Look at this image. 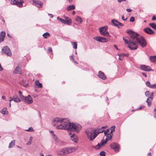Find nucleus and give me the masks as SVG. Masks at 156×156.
Returning <instances> with one entry per match:
<instances>
[{"label": "nucleus", "instance_id": "nucleus-54", "mask_svg": "<svg viewBox=\"0 0 156 156\" xmlns=\"http://www.w3.org/2000/svg\"><path fill=\"white\" fill-rule=\"evenodd\" d=\"M145 107V106H144V105H143L142 106H141L139 108H138V109H137V110H139V109H142V108H144Z\"/></svg>", "mask_w": 156, "mask_h": 156}, {"label": "nucleus", "instance_id": "nucleus-56", "mask_svg": "<svg viewBox=\"0 0 156 156\" xmlns=\"http://www.w3.org/2000/svg\"><path fill=\"white\" fill-rule=\"evenodd\" d=\"M48 15H51V16L50 17L51 18H52L53 17V15L52 14L50 13H48Z\"/></svg>", "mask_w": 156, "mask_h": 156}, {"label": "nucleus", "instance_id": "nucleus-44", "mask_svg": "<svg viewBox=\"0 0 156 156\" xmlns=\"http://www.w3.org/2000/svg\"><path fill=\"white\" fill-rule=\"evenodd\" d=\"M135 18L134 17L132 16L130 17V19L129 21L131 22H133L134 21Z\"/></svg>", "mask_w": 156, "mask_h": 156}, {"label": "nucleus", "instance_id": "nucleus-40", "mask_svg": "<svg viewBox=\"0 0 156 156\" xmlns=\"http://www.w3.org/2000/svg\"><path fill=\"white\" fill-rule=\"evenodd\" d=\"M70 59H72L73 60V61L75 63H76V64H78L77 62H76V61H75L74 60V57H73V55H72L71 56V58H70Z\"/></svg>", "mask_w": 156, "mask_h": 156}, {"label": "nucleus", "instance_id": "nucleus-38", "mask_svg": "<svg viewBox=\"0 0 156 156\" xmlns=\"http://www.w3.org/2000/svg\"><path fill=\"white\" fill-rule=\"evenodd\" d=\"M99 155L101 156H105V153L104 151H101L99 153Z\"/></svg>", "mask_w": 156, "mask_h": 156}, {"label": "nucleus", "instance_id": "nucleus-2", "mask_svg": "<svg viewBox=\"0 0 156 156\" xmlns=\"http://www.w3.org/2000/svg\"><path fill=\"white\" fill-rule=\"evenodd\" d=\"M52 125L58 129H66L78 133L82 128L79 124L69 122L67 118H56L52 119Z\"/></svg>", "mask_w": 156, "mask_h": 156}, {"label": "nucleus", "instance_id": "nucleus-36", "mask_svg": "<svg viewBox=\"0 0 156 156\" xmlns=\"http://www.w3.org/2000/svg\"><path fill=\"white\" fill-rule=\"evenodd\" d=\"M115 126H113L111 127V131L110 133H112L115 130Z\"/></svg>", "mask_w": 156, "mask_h": 156}, {"label": "nucleus", "instance_id": "nucleus-1", "mask_svg": "<svg viewBox=\"0 0 156 156\" xmlns=\"http://www.w3.org/2000/svg\"><path fill=\"white\" fill-rule=\"evenodd\" d=\"M126 32L129 34L126 39L123 37L125 44L128 45L129 48L132 50L136 49L138 47L136 43L138 44L142 47L146 46L147 43L145 38L134 31L130 30H127Z\"/></svg>", "mask_w": 156, "mask_h": 156}, {"label": "nucleus", "instance_id": "nucleus-15", "mask_svg": "<svg viewBox=\"0 0 156 156\" xmlns=\"http://www.w3.org/2000/svg\"><path fill=\"white\" fill-rule=\"evenodd\" d=\"M145 32L151 35L154 33V32L149 27L145 28L144 29Z\"/></svg>", "mask_w": 156, "mask_h": 156}, {"label": "nucleus", "instance_id": "nucleus-16", "mask_svg": "<svg viewBox=\"0 0 156 156\" xmlns=\"http://www.w3.org/2000/svg\"><path fill=\"white\" fill-rule=\"evenodd\" d=\"M5 32L4 31H2L0 33V43L2 42L5 38Z\"/></svg>", "mask_w": 156, "mask_h": 156}, {"label": "nucleus", "instance_id": "nucleus-3", "mask_svg": "<svg viewBox=\"0 0 156 156\" xmlns=\"http://www.w3.org/2000/svg\"><path fill=\"white\" fill-rule=\"evenodd\" d=\"M104 131V129L101 128H97L94 129L92 132L86 131L85 133L87 135L88 138L90 140L92 141L100 133Z\"/></svg>", "mask_w": 156, "mask_h": 156}, {"label": "nucleus", "instance_id": "nucleus-18", "mask_svg": "<svg viewBox=\"0 0 156 156\" xmlns=\"http://www.w3.org/2000/svg\"><path fill=\"white\" fill-rule=\"evenodd\" d=\"M21 70L20 67L19 66H17L15 68V70L13 71L14 74H20L21 73Z\"/></svg>", "mask_w": 156, "mask_h": 156}, {"label": "nucleus", "instance_id": "nucleus-8", "mask_svg": "<svg viewBox=\"0 0 156 156\" xmlns=\"http://www.w3.org/2000/svg\"><path fill=\"white\" fill-rule=\"evenodd\" d=\"M93 39L100 42H106L108 41L107 39L106 38L96 36L93 37Z\"/></svg>", "mask_w": 156, "mask_h": 156}, {"label": "nucleus", "instance_id": "nucleus-61", "mask_svg": "<svg viewBox=\"0 0 156 156\" xmlns=\"http://www.w3.org/2000/svg\"><path fill=\"white\" fill-rule=\"evenodd\" d=\"M147 156H151V153H149Z\"/></svg>", "mask_w": 156, "mask_h": 156}, {"label": "nucleus", "instance_id": "nucleus-49", "mask_svg": "<svg viewBox=\"0 0 156 156\" xmlns=\"http://www.w3.org/2000/svg\"><path fill=\"white\" fill-rule=\"evenodd\" d=\"M152 20H156V17H155V16H153V17H152Z\"/></svg>", "mask_w": 156, "mask_h": 156}, {"label": "nucleus", "instance_id": "nucleus-24", "mask_svg": "<svg viewBox=\"0 0 156 156\" xmlns=\"http://www.w3.org/2000/svg\"><path fill=\"white\" fill-rule=\"evenodd\" d=\"M35 85L38 88H42V83H39L38 80H36L35 82Z\"/></svg>", "mask_w": 156, "mask_h": 156}, {"label": "nucleus", "instance_id": "nucleus-6", "mask_svg": "<svg viewBox=\"0 0 156 156\" xmlns=\"http://www.w3.org/2000/svg\"><path fill=\"white\" fill-rule=\"evenodd\" d=\"M107 27H103L99 28V30L100 34L103 35L105 37H111L108 32L106 31L107 30Z\"/></svg>", "mask_w": 156, "mask_h": 156}, {"label": "nucleus", "instance_id": "nucleus-55", "mask_svg": "<svg viewBox=\"0 0 156 156\" xmlns=\"http://www.w3.org/2000/svg\"><path fill=\"white\" fill-rule=\"evenodd\" d=\"M108 127V126L107 125H105V126H103L101 127L103 129H104Z\"/></svg>", "mask_w": 156, "mask_h": 156}, {"label": "nucleus", "instance_id": "nucleus-34", "mask_svg": "<svg viewBox=\"0 0 156 156\" xmlns=\"http://www.w3.org/2000/svg\"><path fill=\"white\" fill-rule=\"evenodd\" d=\"M6 110L7 109L5 108H3L1 111L0 112L2 114L5 115L6 114Z\"/></svg>", "mask_w": 156, "mask_h": 156}, {"label": "nucleus", "instance_id": "nucleus-63", "mask_svg": "<svg viewBox=\"0 0 156 156\" xmlns=\"http://www.w3.org/2000/svg\"><path fill=\"white\" fill-rule=\"evenodd\" d=\"M32 137L31 136H30V141H32Z\"/></svg>", "mask_w": 156, "mask_h": 156}, {"label": "nucleus", "instance_id": "nucleus-4", "mask_svg": "<svg viewBox=\"0 0 156 156\" xmlns=\"http://www.w3.org/2000/svg\"><path fill=\"white\" fill-rule=\"evenodd\" d=\"M76 148L74 147H70L61 149L60 151L58 152V154L62 155H66L75 151Z\"/></svg>", "mask_w": 156, "mask_h": 156}, {"label": "nucleus", "instance_id": "nucleus-64", "mask_svg": "<svg viewBox=\"0 0 156 156\" xmlns=\"http://www.w3.org/2000/svg\"><path fill=\"white\" fill-rule=\"evenodd\" d=\"M40 155L41 156H44V154L43 153H41Z\"/></svg>", "mask_w": 156, "mask_h": 156}, {"label": "nucleus", "instance_id": "nucleus-21", "mask_svg": "<svg viewBox=\"0 0 156 156\" xmlns=\"http://www.w3.org/2000/svg\"><path fill=\"white\" fill-rule=\"evenodd\" d=\"M70 138L71 140L74 142H77V138L74 134H73L71 136Z\"/></svg>", "mask_w": 156, "mask_h": 156}, {"label": "nucleus", "instance_id": "nucleus-43", "mask_svg": "<svg viewBox=\"0 0 156 156\" xmlns=\"http://www.w3.org/2000/svg\"><path fill=\"white\" fill-rule=\"evenodd\" d=\"M17 2V0H11V4L13 5H16Z\"/></svg>", "mask_w": 156, "mask_h": 156}, {"label": "nucleus", "instance_id": "nucleus-58", "mask_svg": "<svg viewBox=\"0 0 156 156\" xmlns=\"http://www.w3.org/2000/svg\"><path fill=\"white\" fill-rule=\"evenodd\" d=\"M126 0H117L120 3L122 1H125Z\"/></svg>", "mask_w": 156, "mask_h": 156}, {"label": "nucleus", "instance_id": "nucleus-33", "mask_svg": "<svg viewBox=\"0 0 156 156\" xmlns=\"http://www.w3.org/2000/svg\"><path fill=\"white\" fill-rule=\"evenodd\" d=\"M50 35V34L48 32H46L44 33L43 34V36L44 38H47V36H49Z\"/></svg>", "mask_w": 156, "mask_h": 156}, {"label": "nucleus", "instance_id": "nucleus-51", "mask_svg": "<svg viewBox=\"0 0 156 156\" xmlns=\"http://www.w3.org/2000/svg\"><path fill=\"white\" fill-rule=\"evenodd\" d=\"M32 142L31 141H29L26 144L29 145L31 144Z\"/></svg>", "mask_w": 156, "mask_h": 156}, {"label": "nucleus", "instance_id": "nucleus-42", "mask_svg": "<svg viewBox=\"0 0 156 156\" xmlns=\"http://www.w3.org/2000/svg\"><path fill=\"white\" fill-rule=\"evenodd\" d=\"M109 129H107L106 130V131H104V133L105 135V136H106V135H107V134L109 133Z\"/></svg>", "mask_w": 156, "mask_h": 156}, {"label": "nucleus", "instance_id": "nucleus-62", "mask_svg": "<svg viewBox=\"0 0 156 156\" xmlns=\"http://www.w3.org/2000/svg\"><path fill=\"white\" fill-rule=\"evenodd\" d=\"M75 11H73V12H72V14H73V15H74L75 14Z\"/></svg>", "mask_w": 156, "mask_h": 156}, {"label": "nucleus", "instance_id": "nucleus-19", "mask_svg": "<svg viewBox=\"0 0 156 156\" xmlns=\"http://www.w3.org/2000/svg\"><path fill=\"white\" fill-rule=\"evenodd\" d=\"M118 55L119 56V59L121 61H122L123 58L125 56H126L127 57H128L129 56V55L128 54H124L122 53L119 54H118Z\"/></svg>", "mask_w": 156, "mask_h": 156}, {"label": "nucleus", "instance_id": "nucleus-53", "mask_svg": "<svg viewBox=\"0 0 156 156\" xmlns=\"http://www.w3.org/2000/svg\"><path fill=\"white\" fill-rule=\"evenodd\" d=\"M154 111L155 112V113H154V118H156V108H155L154 109Z\"/></svg>", "mask_w": 156, "mask_h": 156}, {"label": "nucleus", "instance_id": "nucleus-23", "mask_svg": "<svg viewBox=\"0 0 156 156\" xmlns=\"http://www.w3.org/2000/svg\"><path fill=\"white\" fill-rule=\"evenodd\" d=\"M150 59L152 62L156 64V56H151Z\"/></svg>", "mask_w": 156, "mask_h": 156}, {"label": "nucleus", "instance_id": "nucleus-17", "mask_svg": "<svg viewBox=\"0 0 156 156\" xmlns=\"http://www.w3.org/2000/svg\"><path fill=\"white\" fill-rule=\"evenodd\" d=\"M98 75L100 78L102 80H104L107 78V77L105 75L104 73L101 71H99L98 72Z\"/></svg>", "mask_w": 156, "mask_h": 156}, {"label": "nucleus", "instance_id": "nucleus-7", "mask_svg": "<svg viewBox=\"0 0 156 156\" xmlns=\"http://www.w3.org/2000/svg\"><path fill=\"white\" fill-rule=\"evenodd\" d=\"M2 54H6L8 56H10L12 54L8 46H6L3 47L2 50Z\"/></svg>", "mask_w": 156, "mask_h": 156}, {"label": "nucleus", "instance_id": "nucleus-45", "mask_svg": "<svg viewBox=\"0 0 156 156\" xmlns=\"http://www.w3.org/2000/svg\"><path fill=\"white\" fill-rule=\"evenodd\" d=\"M20 99H22L23 101L24 100V99H25L26 98V97H25L23 95H21V96H20Z\"/></svg>", "mask_w": 156, "mask_h": 156}, {"label": "nucleus", "instance_id": "nucleus-31", "mask_svg": "<svg viewBox=\"0 0 156 156\" xmlns=\"http://www.w3.org/2000/svg\"><path fill=\"white\" fill-rule=\"evenodd\" d=\"M101 144L100 143H98V144L96 145V146H93L92 147L96 149H99L100 148V147H101Z\"/></svg>", "mask_w": 156, "mask_h": 156}, {"label": "nucleus", "instance_id": "nucleus-30", "mask_svg": "<svg viewBox=\"0 0 156 156\" xmlns=\"http://www.w3.org/2000/svg\"><path fill=\"white\" fill-rule=\"evenodd\" d=\"M71 43L73 46V48L74 49H76L77 48V44L76 42H71Z\"/></svg>", "mask_w": 156, "mask_h": 156}, {"label": "nucleus", "instance_id": "nucleus-52", "mask_svg": "<svg viewBox=\"0 0 156 156\" xmlns=\"http://www.w3.org/2000/svg\"><path fill=\"white\" fill-rule=\"evenodd\" d=\"M48 50L49 51H50V52L52 51V49L51 48H49Z\"/></svg>", "mask_w": 156, "mask_h": 156}, {"label": "nucleus", "instance_id": "nucleus-5", "mask_svg": "<svg viewBox=\"0 0 156 156\" xmlns=\"http://www.w3.org/2000/svg\"><path fill=\"white\" fill-rule=\"evenodd\" d=\"M154 94V93L153 92L150 93L149 91H147L145 93V96L148 97L146 101V102L147 104L148 107H150L151 105Z\"/></svg>", "mask_w": 156, "mask_h": 156}, {"label": "nucleus", "instance_id": "nucleus-39", "mask_svg": "<svg viewBox=\"0 0 156 156\" xmlns=\"http://www.w3.org/2000/svg\"><path fill=\"white\" fill-rule=\"evenodd\" d=\"M150 88L152 89H156V84H154L151 85Z\"/></svg>", "mask_w": 156, "mask_h": 156}, {"label": "nucleus", "instance_id": "nucleus-20", "mask_svg": "<svg viewBox=\"0 0 156 156\" xmlns=\"http://www.w3.org/2000/svg\"><path fill=\"white\" fill-rule=\"evenodd\" d=\"M23 3H24V2L23 0H17V2L16 5H18L20 7H21L23 6Z\"/></svg>", "mask_w": 156, "mask_h": 156}, {"label": "nucleus", "instance_id": "nucleus-60", "mask_svg": "<svg viewBox=\"0 0 156 156\" xmlns=\"http://www.w3.org/2000/svg\"><path fill=\"white\" fill-rule=\"evenodd\" d=\"M2 98L3 100H5V97L4 96H2Z\"/></svg>", "mask_w": 156, "mask_h": 156}, {"label": "nucleus", "instance_id": "nucleus-50", "mask_svg": "<svg viewBox=\"0 0 156 156\" xmlns=\"http://www.w3.org/2000/svg\"><path fill=\"white\" fill-rule=\"evenodd\" d=\"M142 74L145 77H147V75L146 73H142Z\"/></svg>", "mask_w": 156, "mask_h": 156}, {"label": "nucleus", "instance_id": "nucleus-48", "mask_svg": "<svg viewBox=\"0 0 156 156\" xmlns=\"http://www.w3.org/2000/svg\"><path fill=\"white\" fill-rule=\"evenodd\" d=\"M126 11L128 12H130L132 11V10L130 9H126Z\"/></svg>", "mask_w": 156, "mask_h": 156}, {"label": "nucleus", "instance_id": "nucleus-22", "mask_svg": "<svg viewBox=\"0 0 156 156\" xmlns=\"http://www.w3.org/2000/svg\"><path fill=\"white\" fill-rule=\"evenodd\" d=\"M113 135V133H110L107 134V135L106 136L107 137L105 139V140H106V141H108L111 140Z\"/></svg>", "mask_w": 156, "mask_h": 156}, {"label": "nucleus", "instance_id": "nucleus-32", "mask_svg": "<svg viewBox=\"0 0 156 156\" xmlns=\"http://www.w3.org/2000/svg\"><path fill=\"white\" fill-rule=\"evenodd\" d=\"M149 25L153 28L155 30L156 27V24L154 23H150Z\"/></svg>", "mask_w": 156, "mask_h": 156}, {"label": "nucleus", "instance_id": "nucleus-28", "mask_svg": "<svg viewBox=\"0 0 156 156\" xmlns=\"http://www.w3.org/2000/svg\"><path fill=\"white\" fill-rule=\"evenodd\" d=\"M66 23L65 24H67L69 25H70L72 23V21L70 19H69V17H66Z\"/></svg>", "mask_w": 156, "mask_h": 156}, {"label": "nucleus", "instance_id": "nucleus-29", "mask_svg": "<svg viewBox=\"0 0 156 156\" xmlns=\"http://www.w3.org/2000/svg\"><path fill=\"white\" fill-rule=\"evenodd\" d=\"M57 20L60 21L61 23L64 24H66V20H64L63 19H62L59 17V16L57 17Z\"/></svg>", "mask_w": 156, "mask_h": 156}, {"label": "nucleus", "instance_id": "nucleus-59", "mask_svg": "<svg viewBox=\"0 0 156 156\" xmlns=\"http://www.w3.org/2000/svg\"><path fill=\"white\" fill-rule=\"evenodd\" d=\"M19 93L20 96H21V95H22V93L20 91H19Z\"/></svg>", "mask_w": 156, "mask_h": 156}, {"label": "nucleus", "instance_id": "nucleus-9", "mask_svg": "<svg viewBox=\"0 0 156 156\" xmlns=\"http://www.w3.org/2000/svg\"><path fill=\"white\" fill-rule=\"evenodd\" d=\"M32 1L35 6L39 8L42 7L44 4L43 2L39 0H32Z\"/></svg>", "mask_w": 156, "mask_h": 156}, {"label": "nucleus", "instance_id": "nucleus-37", "mask_svg": "<svg viewBox=\"0 0 156 156\" xmlns=\"http://www.w3.org/2000/svg\"><path fill=\"white\" fill-rule=\"evenodd\" d=\"M25 131L29 132H33L34 130L32 127H30L28 129L25 130Z\"/></svg>", "mask_w": 156, "mask_h": 156}, {"label": "nucleus", "instance_id": "nucleus-14", "mask_svg": "<svg viewBox=\"0 0 156 156\" xmlns=\"http://www.w3.org/2000/svg\"><path fill=\"white\" fill-rule=\"evenodd\" d=\"M26 99H24V101L28 104H30L33 102V101L30 95H28L26 96Z\"/></svg>", "mask_w": 156, "mask_h": 156}, {"label": "nucleus", "instance_id": "nucleus-10", "mask_svg": "<svg viewBox=\"0 0 156 156\" xmlns=\"http://www.w3.org/2000/svg\"><path fill=\"white\" fill-rule=\"evenodd\" d=\"M140 68L143 70L147 72H149L151 71H153V69H151V68L150 66L144 65H141L140 66Z\"/></svg>", "mask_w": 156, "mask_h": 156}, {"label": "nucleus", "instance_id": "nucleus-46", "mask_svg": "<svg viewBox=\"0 0 156 156\" xmlns=\"http://www.w3.org/2000/svg\"><path fill=\"white\" fill-rule=\"evenodd\" d=\"M53 138L55 140H56L57 137L54 133L52 134Z\"/></svg>", "mask_w": 156, "mask_h": 156}, {"label": "nucleus", "instance_id": "nucleus-26", "mask_svg": "<svg viewBox=\"0 0 156 156\" xmlns=\"http://www.w3.org/2000/svg\"><path fill=\"white\" fill-rule=\"evenodd\" d=\"M75 9V6L74 5H72L68 6L67 8V10L68 11L74 9Z\"/></svg>", "mask_w": 156, "mask_h": 156}, {"label": "nucleus", "instance_id": "nucleus-25", "mask_svg": "<svg viewBox=\"0 0 156 156\" xmlns=\"http://www.w3.org/2000/svg\"><path fill=\"white\" fill-rule=\"evenodd\" d=\"M75 20L78 23H79V24H81L82 23V18L79 16H77Z\"/></svg>", "mask_w": 156, "mask_h": 156}, {"label": "nucleus", "instance_id": "nucleus-35", "mask_svg": "<svg viewBox=\"0 0 156 156\" xmlns=\"http://www.w3.org/2000/svg\"><path fill=\"white\" fill-rule=\"evenodd\" d=\"M107 141L106 140L104 141L102 140L100 143L101 145L102 146H104L105 144L107 143Z\"/></svg>", "mask_w": 156, "mask_h": 156}, {"label": "nucleus", "instance_id": "nucleus-47", "mask_svg": "<svg viewBox=\"0 0 156 156\" xmlns=\"http://www.w3.org/2000/svg\"><path fill=\"white\" fill-rule=\"evenodd\" d=\"M122 20H123V21H126L127 20V18H126V19H124V16L123 15L122 16Z\"/></svg>", "mask_w": 156, "mask_h": 156}, {"label": "nucleus", "instance_id": "nucleus-13", "mask_svg": "<svg viewBox=\"0 0 156 156\" xmlns=\"http://www.w3.org/2000/svg\"><path fill=\"white\" fill-rule=\"evenodd\" d=\"M9 98L10 99L9 100L10 102L12 101H13L16 102H20L21 101L20 99L19 98L18 96L16 94L13 95L12 98L10 97Z\"/></svg>", "mask_w": 156, "mask_h": 156}, {"label": "nucleus", "instance_id": "nucleus-57", "mask_svg": "<svg viewBox=\"0 0 156 156\" xmlns=\"http://www.w3.org/2000/svg\"><path fill=\"white\" fill-rule=\"evenodd\" d=\"M115 48L117 50H119V49L118 48H117V46H116V45H114Z\"/></svg>", "mask_w": 156, "mask_h": 156}, {"label": "nucleus", "instance_id": "nucleus-41", "mask_svg": "<svg viewBox=\"0 0 156 156\" xmlns=\"http://www.w3.org/2000/svg\"><path fill=\"white\" fill-rule=\"evenodd\" d=\"M146 86L148 87H149L150 88V86H151V84L150 82H149V81H147L146 83Z\"/></svg>", "mask_w": 156, "mask_h": 156}, {"label": "nucleus", "instance_id": "nucleus-27", "mask_svg": "<svg viewBox=\"0 0 156 156\" xmlns=\"http://www.w3.org/2000/svg\"><path fill=\"white\" fill-rule=\"evenodd\" d=\"M15 140H12L9 144V148H11L15 145Z\"/></svg>", "mask_w": 156, "mask_h": 156}, {"label": "nucleus", "instance_id": "nucleus-12", "mask_svg": "<svg viewBox=\"0 0 156 156\" xmlns=\"http://www.w3.org/2000/svg\"><path fill=\"white\" fill-rule=\"evenodd\" d=\"M112 23L115 26L119 28V26L122 27L123 26L122 24L119 22L117 20L115 19H113L112 20Z\"/></svg>", "mask_w": 156, "mask_h": 156}, {"label": "nucleus", "instance_id": "nucleus-11", "mask_svg": "<svg viewBox=\"0 0 156 156\" xmlns=\"http://www.w3.org/2000/svg\"><path fill=\"white\" fill-rule=\"evenodd\" d=\"M111 148L114 149L115 151H119V146L117 144L115 143H113L110 145Z\"/></svg>", "mask_w": 156, "mask_h": 156}]
</instances>
